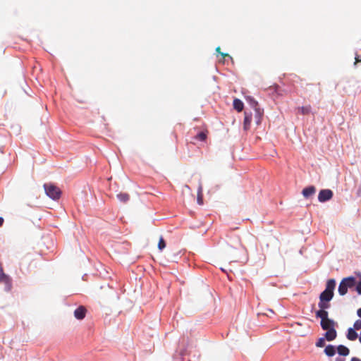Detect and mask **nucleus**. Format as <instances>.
<instances>
[{"label":"nucleus","instance_id":"nucleus-27","mask_svg":"<svg viewBox=\"0 0 361 361\" xmlns=\"http://www.w3.org/2000/svg\"><path fill=\"white\" fill-rule=\"evenodd\" d=\"M355 59V64H356L357 63H358L360 61L361 62V59H360L359 56H356Z\"/></svg>","mask_w":361,"mask_h":361},{"label":"nucleus","instance_id":"nucleus-16","mask_svg":"<svg viewBox=\"0 0 361 361\" xmlns=\"http://www.w3.org/2000/svg\"><path fill=\"white\" fill-rule=\"evenodd\" d=\"M117 198L123 203L127 202L130 200V195L126 192H120L117 195Z\"/></svg>","mask_w":361,"mask_h":361},{"label":"nucleus","instance_id":"nucleus-24","mask_svg":"<svg viewBox=\"0 0 361 361\" xmlns=\"http://www.w3.org/2000/svg\"><path fill=\"white\" fill-rule=\"evenodd\" d=\"M353 327L355 330L361 329V319L356 320L353 324Z\"/></svg>","mask_w":361,"mask_h":361},{"label":"nucleus","instance_id":"nucleus-3","mask_svg":"<svg viewBox=\"0 0 361 361\" xmlns=\"http://www.w3.org/2000/svg\"><path fill=\"white\" fill-rule=\"evenodd\" d=\"M1 283L4 285L6 291H10L11 290L12 279L8 275L4 273L2 264L0 262V284Z\"/></svg>","mask_w":361,"mask_h":361},{"label":"nucleus","instance_id":"nucleus-9","mask_svg":"<svg viewBox=\"0 0 361 361\" xmlns=\"http://www.w3.org/2000/svg\"><path fill=\"white\" fill-rule=\"evenodd\" d=\"M335 287H336V281L333 279H329L326 282V288L324 290L330 292V293H334Z\"/></svg>","mask_w":361,"mask_h":361},{"label":"nucleus","instance_id":"nucleus-17","mask_svg":"<svg viewBox=\"0 0 361 361\" xmlns=\"http://www.w3.org/2000/svg\"><path fill=\"white\" fill-rule=\"evenodd\" d=\"M338 293L341 295H344L348 292V288L346 287V285L344 282L342 281H341L339 286H338Z\"/></svg>","mask_w":361,"mask_h":361},{"label":"nucleus","instance_id":"nucleus-8","mask_svg":"<svg viewBox=\"0 0 361 361\" xmlns=\"http://www.w3.org/2000/svg\"><path fill=\"white\" fill-rule=\"evenodd\" d=\"M334 297V293H330L324 290L319 295V300H324L326 302H330Z\"/></svg>","mask_w":361,"mask_h":361},{"label":"nucleus","instance_id":"nucleus-1","mask_svg":"<svg viewBox=\"0 0 361 361\" xmlns=\"http://www.w3.org/2000/svg\"><path fill=\"white\" fill-rule=\"evenodd\" d=\"M316 317L321 319V326L324 330L331 329L334 328L336 323L334 320L329 319V313L322 311L316 312Z\"/></svg>","mask_w":361,"mask_h":361},{"label":"nucleus","instance_id":"nucleus-10","mask_svg":"<svg viewBox=\"0 0 361 361\" xmlns=\"http://www.w3.org/2000/svg\"><path fill=\"white\" fill-rule=\"evenodd\" d=\"M342 281L345 283L346 287L348 288H353L355 285V283H356L355 278L353 277V276H350V277L344 278L342 280Z\"/></svg>","mask_w":361,"mask_h":361},{"label":"nucleus","instance_id":"nucleus-11","mask_svg":"<svg viewBox=\"0 0 361 361\" xmlns=\"http://www.w3.org/2000/svg\"><path fill=\"white\" fill-rule=\"evenodd\" d=\"M233 108L238 112H240L243 111L244 104L243 102L239 99H234L233 100Z\"/></svg>","mask_w":361,"mask_h":361},{"label":"nucleus","instance_id":"nucleus-12","mask_svg":"<svg viewBox=\"0 0 361 361\" xmlns=\"http://www.w3.org/2000/svg\"><path fill=\"white\" fill-rule=\"evenodd\" d=\"M252 121V116L250 114H248L247 112H245V118H244V129L247 130L250 128V123Z\"/></svg>","mask_w":361,"mask_h":361},{"label":"nucleus","instance_id":"nucleus-7","mask_svg":"<svg viewBox=\"0 0 361 361\" xmlns=\"http://www.w3.org/2000/svg\"><path fill=\"white\" fill-rule=\"evenodd\" d=\"M316 192V188L313 185L305 188L302 191V194L305 198H308L310 196L313 195Z\"/></svg>","mask_w":361,"mask_h":361},{"label":"nucleus","instance_id":"nucleus-33","mask_svg":"<svg viewBox=\"0 0 361 361\" xmlns=\"http://www.w3.org/2000/svg\"><path fill=\"white\" fill-rule=\"evenodd\" d=\"M3 223H4V219L2 217H0V226H2Z\"/></svg>","mask_w":361,"mask_h":361},{"label":"nucleus","instance_id":"nucleus-26","mask_svg":"<svg viewBox=\"0 0 361 361\" xmlns=\"http://www.w3.org/2000/svg\"><path fill=\"white\" fill-rule=\"evenodd\" d=\"M221 55L224 57V58H226V57H228V58H231V56L228 54H226V53H221Z\"/></svg>","mask_w":361,"mask_h":361},{"label":"nucleus","instance_id":"nucleus-23","mask_svg":"<svg viewBox=\"0 0 361 361\" xmlns=\"http://www.w3.org/2000/svg\"><path fill=\"white\" fill-rule=\"evenodd\" d=\"M197 202L200 204H202V187L201 186L199 188V190H198Z\"/></svg>","mask_w":361,"mask_h":361},{"label":"nucleus","instance_id":"nucleus-28","mask_svg":"<svg viewBox=\"0 0 361 361\" xmlns=\"http://www.w3.org/2000/svg\"><path fill=\"white\" fill-rule=\"evenodd\" d=\"M266 315L269 316V314H274V311L272 310H268L267 312L264 313Z\"/></svg>","mask_w":361,"mask_h":361},{"label":"nucleus","instance_id":"nucleus-30","mask_svg":"<svg viewBox=\"0 0 361 361\" xmlns=\"http://www.w3.org/2000/svg\"><path fill=\"white\" fill-rule=\"evenodd\" d=\"M357 314L359 317L361 318V307L360 309L357 310Z\"/></svg>","mask_w":361,"mask_h":361},{"label":"nucleus","instance_id":"nucleus-6","mask_svg":"<svg viewBox=\"0 0 361 361\" xmlns=\"http://www.w3.org/2000/svg\"><path fill=\"white\" fill-rule=\"evenodd\" d=\"M337 333L335 328H331V329L326 330V332L324 334V338L328 341H331L336 338Z\"/></svg>","mask_w":361,"mask_h":361},{"label":"nucleus","instance_id":"nucleus-25","mask_svg":"<svg viewBox=\"0 0 361 361\" xmlns=\"http://www.w3.org/2000/svg\"><path fill=\"white\" fill-rule=\"evenodd\" d=\"M356 290L359 294H361V281L357 284Z\"/></svg>","mask_w":361,"mask_h":361},{"label":"nucleus","instance_id":"nucleus-13","mask_svg":"<svg viewBox=\"0 0 361 361\" xmlns=\"http://www.w3.org/2000/svg\"><path fill=\"white\" fill-rule=\"evenodd\" d=\"M318 306L319 307V311H322V312L323 311L324 312H328L326 311V310L329 309L331 305H330L329 302H326L324 300H319Z\"/></svg>","mask_w":361,"mask_h":361},{"label":"nucleus","instance_id":"nucleus-34","mask_svg":"<svg viewBox=\"0 0 361 361\" xmlns=\"http://www.w3.org/2000/svg\"><path fill=\"white\" fill-rule=\"evenodd\" d=\"M220 50H221V48H220L219 47H218L216 49V52H218V53H219V54H221V52L220 51Z\"/></svg>","mask_w":361,"mask_h":361},{"label":"nucleus","instance_id":"nucleus-4","mask_svg":"<svg viewBox=\"0 0 361 361\" xmlns=\"http://www.w3.org/2000/svg\"><path fill=\"white\" fill-rule=\"evenodd\" d=\"M333 192L329 189L321 190L318 195V200L320 202H324L330 200L333 197Z\"/></svg>","mask_w":361,"mask_h":361},{"label":"nucleus","instance_id":"nucleus-15","mask_svg":"<svg viewBox=\"0 0 361 361\" xmlns=\"http://www.w3.org/2000/svg\"><path fill=\"white\" fill-rule=\"evenodd\" d=\"M347 338L348 340L350 341H355L357 339V334L356 333V331H355V329H352V328H350L348 330V334H347Z\"/></svg>","mask_w":361,"mask_h":361},{"label":"nucleus","instance_id":"nucleus-29","mask_svg":"<svg viewBox=\"0 0 361 361\" xmlns=\"http://www.w3.org/2000/svg\"><path fill=\"white\" fill-rule=\"evenodd\" d=\"M250 102L253 103V105L255 106V107H256L257 106V102L255 100H254L253 99H251Z\"/></svg>","mask_w":361,"mask_h":361},{"label":"nucleus","instance_id":"nucleus-18","mask_svg":"<svg viewBox=\"0 0 361 361\" xmlns=\"http://www.w3.org/2000/svg\"><path fill=\"white\" fill-rule=\"evenodd\" d=\"M324 352L328 356H334L336 353L335 348L331 345H329L325 348Z\"/></svg>","mask_w":361,"mask_h":361},{"label":"nucleus","instance_id":"nucleus-20","mask_svg":"<svg viewBox=\"0 0 361 361\" xmlns=\"http://www.w3.org/2000/svg\"><path fill=\"white\" fill-rule=\"evenodd\" d=\"M207 133L206 132H200L196 136L195 139L199 140L200 141H204L207 139Z\"/></svg>","mask_w":361,"mask_h":361},{"label":"nucleus","instance_id":"nucleus-31","mask_svg":"<svg viewBox=\"0 0 361 361\" xmlns=\"http://www.w3.org/2000/svg\"><path fill=\"white\" fill-rule=\"evenodd\" d=\"M351 361H361V360L357 357H354L351 359Z\"/></svg>","mask_w":361,"mask_h":361},{"label":"nucleus","instance_id":"nucleus-2","mask_svg":"<svg viewBox=\"0 0 361 361\" xmlns=\"http://www.w3.org/2000/svg\"><path fill=\"white\" fill-rule=\"evenodd\" d=\"M46 194L52 200H56L60 198L61 191L56 185L51 183L44 185Z\"/></svg>","mask_w":361,"mask_h":361},{"label":"nucleus","instance_id":"nucleus-32","mask_svg":"<svg viewBox=\"0 0 361 361\" xmlns=\"http://www.w3.org/2000/svg\"><path fill=\"white\" fill-rule=\"evenodd\" d=\"M351 361H361V360L357 357H354L351 359Z\"/></svg>","mask_w":361,"mask_h":361},{"label":"nucleus","instance_id":"nucleus-5","mask_svg":"<svg viewBox=\"0 0 361 361\" xmlns=\"http://www.w3.org/2000/svg\"><path fill=\"white\" fill-rule=\"evenodd\" d=\"M87 313V309L84 306L78 307L74 311V317L79 320L83 319L85 317Z\"/></svg>","mask_w":361,"mask_h":361},{"label":"nucleus","instance_id":"nucleus-21","mask_svg":"<svg viewBox=\"0 0 361 361\" xmlns=\"http://www.w3.org/2000/svg\"><path fill=\"white\" fill-rule=\"evenodd\" d=\"M166 247V242L162 236L159 238L158 243V248L159 250H163Z\"/></svg>","mask_w":361,"mask_h":361},{"label":"nucleus","instance_id":"nucleus-19","mask_svg":"<svg viewBox=\"0 0 361 361\" xmlns=\"http://www.w3.org/2000/svg\"><path fill=\"white\" fill-rule=\"evenodd\" d=\"M298 109H299L300 112L301 113V114L307 115L311 111V106L307 105V106H302V107H300Z\"/></svg>","mask_w":361,"mask_h":361},{"label":"nucleus","instance_id":"nucleus-22","mask_svg":"<svg viewBox=\"0 0 361 361\" xmlns=\"http://www.w3.org/2000/svg\"><path fill=\"white\" fill-rule=\"evenodd\" d=\"M325 345V338H320L316 343V346L318 348H322Z\"/></svg>","mask_w":361,"mask_h":361},{"label":"nucleus","instance_id":"nucleus-14","mask_svg":"<svg viewBox=\"0 0 361 361\" xmlns=\"http://www.w3.org/2000/svg\"><path fill=\"white\" fill-rule=\"evenodd\" d=\"M337 351L340 355L343 356H347L350 353L349 349L343 345H340L337 347Z\"/></svg>","mask_w":361,"mask_h":361}]
</instances>
